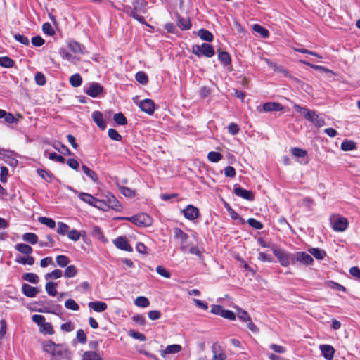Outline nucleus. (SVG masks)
<instances>
[{"mask_svg": "<svg viewBox=\"0 0 360 360\" xmlns=\"http://www.w3.org/2000/svg\"><path fill=\"white\" fill-rule=\"evenodd\" d=\"M42 349L51 356V360H65L69 358L68 347L65 344L45 340L42 342Z\"/></svg>", "mask_w": 360, "mask_h": 360, "instance_id": "f257e3e1", "label": "nucleus"}, {"mask_svg": "<svg viewBox=\"0 0 360 360\" xmlns=\"http://www.w3.org/2000/svg\"><path fill=\"white\" fill-rule=\"evenodd\" d=\"M293 107L297 112H300L316 127H321L325 125L326 123L324 119L320 117L315 111L309 110V109L302 107L297 104H294Z\"/></svg>", "mask_w": 360, "mask_h": 360, "instance_id": "f03ea898", "label": "nucleus"}, {"mask_svg": "<svg viewBox=\"0 0 360 360\" xmlns=\"http://www.w3.org/2000/svg\"><path fill=\"white\" fill-rule=\"evenodd\" d=\"M273 252L281 266H288L290 264H294V254L277 248L273 249Z\"/></svg>", "mask_w": 360, "mask_h": 360, "instance_id": "7ed1b4c3", "label": "nucleus"}, {"mask_svg": "<svg viewBox=\"0 0 360 360\" xmlns=\"http://www.w3.org/2000/svg\"><path fill=\"white\" fill-rule=\"evenodd\" d=\"M32 321L39 327V331L43 334L53 335L54 330L51 323L45 321V317L40 314H34L32 316Z\"/></svg>", "mask_w": 360, "mask_h": 360, "instance_id": "20e7f679", "label": "nucleus"}, {"mask_svg": "<svg viewBox=\"0 0 360 360\" xmlns=\"http://www.w3.org/2000/svg\"><path fill=\"white\" fill-rule=\"evenodd\" d=\"M174 237L179 244V249L183 252L187 251L190 244L188 235L184 232L181 229L174 228Z\"/></svg>", "mask_w": 360, "mask_h": 360, "instance_id": "39448f33", "label": "nucleus"}, {"mask_svg": "<svg viewBox=\"0 0 360 360\" xmlns=\"http://www.w3.org/2000/svg\"><path fill=\"white\" fill-rule=\"evenodd\" d=\"M133 101L134 103L140 108L141 111L149 115H153L156 107L152 99L146 98L142 101H139L137 98H134Z\"/></svg>", "mask_w": 360, "mask_h": 360, "instance_id": "423d86ee", "label": "nucleus"}, {"mask_svg": "<svg viewBox=\"0 0 360 360\" xmlns=\"http://www.w3.org/2000/svg\"><path fill=\"white\" fill-rule=\"evenodd\" d=\"M193 54L201 56H205L211 58L214 55V49L213 46L209 44L203 43L202 45H194L192 47Z\"/></svg>", "mask_w": 360, "mask_h": 360, "instance_id": "0eeeda50", "label": "nucleus"}, {"mask_svg": "<svg viewBox=\"0 0 360 360\" xmlns=\"http://www.w3.org/2000/svg\"><path fill=\"white\" fill-rule=\"evenodd\" d=\"M330 224L335 231L342 232L348 227V221L345 217L334 215L330 217Z\"/></svg>", "mask_w": 360, "mask_h": 360, "instance_id": "6e6552de", "label": "nucleus"}, {"mask_svg": "<svg viewBox=\"0 0 360 360\" xmlns=\"http://www.w3.org/2000/svg\"><path fill=\"white\" fill-rule=\"evenodd\" d=\"M127 219L136 225L148 226L151 224V218L146 214H139Z\"/></svg>", "mask_w": 360, "mask_h": 360, "instance_id": "1a4fd4ad", "label": "nucleus"}, {"mask_svg": "<svg viewBox=\"0 0 360 360\" xmlns=\"http://www.w3.org/2000/svg\"><path fill=\"white\" fill-rule=\"evenodd\" d=\"M103 91V87L97 82L89 83L84 87V93L92 98H96Z\"/></svg>", "mask_w": 360, "mask_h": 360, "instance_id": "9d476101", "label": "nucleus"}, {"mask_svg": "<svg viewBox=\"0 0 360 360\" xmlns=\"http://www.w3.org/2000/svg\"><path fill=\"white\" fill-rule=\"evenodd\" d=\"M182 213L184 217L190 221L196 219L200 215L198 208L193 205H187L186 208L182 210Z\"/></svg>", "mask_w": 360, "mask_h": 360, "instance_id": "9b49d317", "label": "nucleus"}, {"mask_svg": "<svg viewBox=\"0 0 360 360\" xmlns=\"http://www.w3.org/2000/svg\"><path fill=\"white\" fill-rule=\"evenodd\" d=\"M283 106L279 103L276 102H267L263 104V105L258 106L257 108L259 112H271V111H281L283 110Z\"/></svg>", "mask_w": 360, "mask_h": 360, "instance_id": "f8f14e48", "label": "nucleus"}, {"mask_svg": "<svg viewBox=\"0 0 360 360\" xmlns=\"http://www.w3.org/2000/svg\"><path fill=\"white\" fill-rule=\"evenodd\" d=\"M298 262L305 265H310L314 259L311 255L304 252H298L294 254V263Z\"/></svg>", "mask_w": 360, "mask_h": 360, "instance_id": "ddd939ff", "label": "nucleus"}, {"mask_svg": "<svg viewBox=\"0 0 360 360\" xmlns=\"http://www.w3.org/2000/svg\"><path fill=\"white\" fill-rule=\"evenodd\" d=\"M114 245L120 250H125L127 252H132L133 248L128 243L127 238L123 236L117 237L113 240Z\"/></svg>", "mask_w": 360, "mask_h": 360, "instance_id": "4468645a", "label": "nucleus"}, {"mask_svg": "<svg viewBox=\"0 0 360 360\" xmlns=\"http://www.w3.org/2000/svg\"><path fill=\"white\" fill-rule=\"evenodd\" d=\"M212 352L213 354L212 360H225L226 354L223 348L218 343H214L212 346Z\"/></svg>", "mask_w": 360, "mask_h": 360, "instance_id": "2eb2a0df", "label": "nucleus"}, {"mask_svg": "<svg viewBox=\"0 0 360 360\" xmlns=\"http://www.w3.org/2000/svg\"><path fill=\"white\" fill-rule=\"evenodd\" d=\"M233 193H235L236 195L240 197L243 199L248 200H254V194L252 193V192L244 189L241 187L235 186L233 188Z\"/></svg>", "mask_w": 360, "mask_h": 360, "instance_id": "dca6fc26", "label": "nucleus"}, {"mask_svg": "<svg viewBox=\"0 0 360 360\" xmlns=\"http://www.w3.org/2000/svg\"><path fill=\"white\" fill-rule=\"evenodd\" d=\"M106 206L108 208L118 210L120 209L121 205L116 198L111 193H108L105 196Z\"/></svg>", "mask_w": 360, "mask_h": 360, "instance_id": "f3484780", "label": "nucleus"}, {"mask_svg": "<svg viewBox=\"0 0 360 360\" xmlns=\"http://www.w3.org/2000/svg\"><path fill=\"white\" fill-rule=\"evenodd\" d=\"M320 350L326 359L331 360L333 358L335 349L332 346L329 345H320Z\"/></svg>", "mask_w": 360, "mask_h": 360, "instance_id": "a211bd4d", "label": "nucleus"}, {"mask_svg": "<svg viewBox=\"0 0 360 360\" xmlns=\"http://www.w3.org/2000/svg\"><path fill=\"white\" fill-rule=\"evenodd\" d=\"M68 47L75 53L86 54L87 53L85 46L75 41H69Z\"/></svg>", "mask_w": 360, "mask_h": 360, "instance_id": "6ab92c4d", "label": "nucleus"}, {"mask_svg": "<svg viewBox=\"0 0 360 360\" xmlns=\"http://www.w3.org/2000/svg\"><path fill=\"white\" fill-rule=\"evenodd\" d=\"M181 350V346L179 345H171L165 347V349L161 350L160 354L162 357H165L167 354H174L179 353Z\"/></svg>", "mask_w": 360, "mask_h": 360, "instance_id": "aec40b11", "label": "nucleus"}, {"mask_svg": "<svg viewBox=\"0 0 360 360\" xmlns=\"http://www.w3.org/2000/svg\"><path fill=\"white\" fill-rule=\"evenodd\" d=\"M88 306L96 312H103L106 310L108 307L107 304L101 301L90 302Z\"/></svg>", "mask_w": 360, "mask_h": 360, "instance_id": "412c9836", "label": "nucleus"}, {"mask_svg": "<svg viewBox=\"0 0 360 360\" xmlns=\"http://www.w3.org/2000/svg\"><path fill=\"white\" fill-rule=\"evenodd\" d=\"M92 119L99 128L101 129H105L106 124L103 119V114L100 111L93 112Z\"/></svg>", "mask_w": 360, "mask_h": 360, "instance_id": "4be33fe9", "label": "nucleus"}, {"mask_svg": "<svg viewBox=\"0 0 360 360\" xmlns=\"http://www.w3.org/2000/svg\"><path fill=\"white\" fill-rule=\"evenodd\" d=\"M22 290L23 294L28 297H34L38 292V290L36 288L27 283H24L22 285Z\"/></svg>", "mask_w": 360, "mask_h": 360, "instance_id": "5701e85b", "label": "nucleus"}, {"mask_svg": "<svg viewBox=\"0 0 360 360\" xmlns=\"http://www.w3.org/2000/svg\"><path fill=\"white\" fill-rule=\"evenodd\" d=\"M15 248L20 253L27 255H30L33 251V249L31 246L25 243H18L15 246Z\"/></svg>", "mask_w": 360, "mask_h": 360, "instance_id": "b1692460", "label": "nucleus"}, {"mask_svg": "<svg viewBox=\"0 0 360 360\" xmlns=\"http://www.w3.org/2000/svg\"><path fill=\"white\" fill-rule=\"evenodd\" d=\"M310 254H311L316 259L322 260L326 256V252L322 249L317 248H312L309 250Z\"/></svg>", "mask_w": 360, "mask_h": 360, "instance_id": "393cba45", "label": "nucleus"}, {"mask_svg": "<svg viewBox=\"0 0 360 360\" xmlns=\"http://www.w3.org/2000/svg\"><path fill=\"white\" fill-rule=\"evenodd\" d=\"M177 25L178 27L183 30H188L191 27V23L188 18L180 16L178 17Z\"/></svg>", "mask_w": 360, "mask_h": 360, "instance_id": "a878e982", "label": "nucleus"}, {"mask_svg": "<svg viewBox=\"0 0 360 360\" xmlns=\"http://www.w3.org/2000/svg\"><path fill=\"white\" fill-rule=\"evenodd\" d=\"M82 169L83 172H84V174L89 178H90L94 183H97L98 181V175L96 174V173L94 170L89 169L85 165H82Z\"/></svg>", "mask_w": 360, "mask_h": 360, "instance_id": "bb28decb", "label": "nucleus"}, {"mask_svg": "<svg viewBox=\"0 0 360 360\" xmlns=\"http://www.w3.org/2000/svg\"><path fill=\"white\" fill-rule=\"evenodd\" d=\"M198 37L206 41H212L213 40V34L208 30L200 29L198 32Z\"/></svg>", "mask_w": 360, "mask_h": 360, "instance_id": "cd10ccee", "label": "nucleus"}, {"mask_svg": "<svg viewBox=\"0 0 360 360\" xmlns=\"http://www.w3.org/2000/svg\"><path fill=\"white\" fill-rule=\"evenodd\" d=\"M59 53L62 58L66 59L72 63L75 64L77 61L79 60V58L73 56L72 54L68 53L65 49H60L59 51Z\"/></svg>", "mask_w": 360, "mask_h": 360, "instance_id": "c85d7f7f", "label": "nucleus"}, {"mask_svg": "<svg viewBox=\"0 0 360 360\" xmlns=\"http://www.w3.org/2000/svg\"><path fill=\"white\" fill-rule=\"evenodd\" d=\"M78 198L84 201V202L93 206L94 203L95 198L92 195L86 193H79L78 194Z\"/></svg>", "mask_w": 360, "mask_h": 360, "instance_id": "c756f323", "label": "nucleus"}, {"mask_svg": "<svg viewBox=\"0 0 360 360\" xmlns=\"http://www.w3.org/2000/svg\"><path fill=\"white\" fill-rule=\"evenodd\" d=\"M82 360H103L96 352L88 351L84 353Z\"/></svg>", "mask_w": 360, "mask_h": 360, "instance_id": "7c9ffc66", "label": "nucleus"}, {"mask_svg": "<svg viewBox=\"0 0 360 360\" xmlns=\"http://www.w3.org/2000/svg\"><path fill=\"white\" fill-rule=\"evenodd\" d=\"M22 240L32 245H34L38 242V237L34 233H26L22 235Z\"/></svg>", "mask_w": 360, "mask_h": 360, "instance_id": "2f4dec72", "label": "nucleus"}, {"mask_svg": "<svg viewBox=\"0 0 360 360\" xmlns=\"http://www.w3.org/2000/svg\"><path fill=\"white\" fill-rule=\"evenodd\" d=\"M15 262L18 264H21L23 265L27 264V265L32 266L34 263V259L33 257L28 255L27 257H17L15 259Z\"/></svg>", "mask_w": 360, "mask_h": 360, "instance_id": "473e14b6", "label": "nucleus"}, {"mask_svg": "<svg viewBox=\"0 0 360 360\" xmlns=\"http://www.w3.org/2000/svg\"><path fill=\"white\" fill-rule=\"evenodd\" d=\"M207 159L212 162H218L223 159V155L218 152L211 151L207 154Z\"/></svg>", "mask_w": 360, "mask_h": 360, "instance_id": "72a5a7b5", "label": "nucleus"}, {"mask_svg": "<svg viewBox=\"0 0 360 360\" xmlns=\"http://www.w3.org/2000/svg\"><path fill=\"white\" fill-rule=\"evenodd\" d=\"M57 284L53 282H48L45 285L46 292L51 296H56L57 294Z\"/></svg>", "mask_w": 360, "mask_h": 360, "instance_id": "f704fd0d", "label": "nucleus"}, {"mask_svg": "<svg viewBox=\"0 0 360 360\" xmlns=\"http://www.w3.org/2000/svg\"><path fill=\"white\" fill-rule=\"evenodd\" d=\"M253 30L259 34L264 38H266L269 35L268 30L258 24L253 25Z\"/></svg>", "mask_w": 360, "mask_h": 360, "instance_id": "c9c22d12", "label": "nucleus"}, {"mask_svg": "<svg viewBox=\"0 0 360 360\" xmlns=\"http://www.w3.org/2000/svg\"><path fill=\"white\" fill-rule=\"evenodd\" d=\"M53 147L58 151H59L60 153H61L64 155H71V152H70V149L66 146L62 144L60 142L55 143L53 144Z\"/></svg>", "mask_w": 360, "mask_h": 360, "instance_id": "e433bc0d", "label": "nucleus"}, {"mask_svg": "<svg viewBox=\"0 0 360 360\" xmlns=\"http://www.w3.org/2000/svg\"><path fill=\"white\" fill-rule=\"evenodd\" d=\"M82 79L79 74L76 73L70 78V83L74 87H78L82 84Z\"/></svg>", "mask_w": 360, "mask_h": 360, "instance_id": "4c0bfd02", "label": "nucleus"}, {"mask_svg": "<svg viewBox=\"0 0 360 360\" xmlns=\"http://www.w3.org/2000/svg\"><path fill=\"white\" fill-rule=\"evenodd\" d=\"M38 221L41 224H44L51 229H53L56 226L55 221L49 217H39Z\"/></svg>", "mask_w": 360, "mask_h": 360, "instance_id": "58836bf2", "label": "nucleus"}, {"mask_svg": "<svg viewBox=\"0 0 360 360\" xmlns=\"http://www.w3.org/2000/svg\"><path fill=\"white\" fill-rule=\"evenodd\" d=\"M135 78L138 82L143 85H146L148 82L147 75L143 71L138 72L136 74Z\"/></svg>", "mask_w": 360, "mask_h": 360, "instance_id": "ea45409f", "label": "nucleus"}, {"mask_svg": "<svg viewBox=\"0 0 360 360\" xmlns=\"http://www.w3.org/2000/svg\"><path fill=\"white\" fill-rule=\"evenodd\" d=\"M77 274V269L75 266L70 265L66 267L64 272V276L67 278L75 277Z\"/></svg>", "mask_w": 360, "mask_h": 360, "instance_id": "a19ab883", "label": "nucleus"}, {"mask_svg": "<svg viewBox=\"0 0 360 360\" xmlns=\"http://www.w3.org/2000/svg\"><path fill=\"white\" fill-rule=\"evenodd\" d=\"M134 304L137 306V307H147L149 306L150 304V302L148 300V299L146 297H143V296H140V297H138L135 301H134Z\"/></svg>", "mask_w": 360, "mask_h": 360, "instance_id": "79ce46f5", "label": "nucleus"}, {"mask_svg": "<svg viewBox=\"0 0 360 360\" xmlns=\"http://www.w3.org/2000/svg\"><path fill=\"white\" fill-rule=\"evenodd\" d=\"M14 65V61L8 56L0 57V66L4 68H11Z\"/></svg>", "mask_w": 360, "mask_h": 360, "instance_id": "37998d69", "label": "nucleus"}, {"mask_svg": "<svg viewBox=\"0 0 360 360\" xmlns=\"http://www.w3.org/2000/svg\"><path fill=\"white\" fill-rule=\"evenodd\" d=\"M57 264L60 267H65L70 262V260L68 256L58 255L56 257Z\"/></svg>", "mask_w": 360, "mask_h": 360, "instance_id": "c03bdc74", "label": "nucleus"}, {"mask_svg": "<svg viewBox=\"0 0 360 360\" xmlns=\"http://www.w3.org/2000/svg\"><path fill=\"white\" fill-rule=\"evenodd\" d=\"M63 272L60 269H55L53 271L46 274L44 276L46 280L49 279H57L62 276Z\"/></svg>", "mask_w": 360, "mask_h": 360, "instance_id": "a18cd8bd", "label": "nucleus"}, {"mask_svg": "<svg viewBox=\"0 0 360 360\" xmlns=\"http://www.w3.org/2000/svg\"><path fill=\"white\" fill-rule=\"evenodd\" d=\"M22 278L31 283H37L39 282L38 276L34 273H26L22 276Z\"/></svg>", "mask_w": 360, "mask_h": 360, "instance_id": "49530a36", "label": "nucleus"}, {"mask_svg": "<svg viewBox=\"0 0 360 360\" xmlns=\"http://www.w3.org/2000/svg\"><path fill=\"white\" fill-rule=\"evenodd\" d=\"M218 58L224 65L230 64L231 61L230 55L226 51L219 52L218 54Z\"/></svg>", "mask_w": 360, "mask_h": 360, "instance_id": "de8ad7c7", "label": "nucleus"}, {"mask_svg": "<svg viewBox=\"0 0 360 360\" xmlns=\"http://www.w3.org/2000/svg\"><path fill=\"white\" fill-rule=\"evenodd\" d=\"M356 148V143L352 141H345L341 144V149L344 151L352 150Z\"/></svg>", "mask_w": 360, "mask_h": 360, "instance_id": "09e8293b", "label": "nucleus"}, {"mask_svg": "<svg viewBox=\"0 0 360 360\" xmlns=\"http://www.w3.org/2000/svg\"><path fill=\"white\" fill-rule=\"evenodd\" d=\"M65 307L70 310L77 311L79 309L78 304L73 299H68L65 302Z\"/></svg>", "mask_w": 360, "mask_h": 360, "instance_id": "8fccbe9b", "label": "nucleus"}, {"mask_svg": "<svg viewBox=\"0 0 360 360\" xmlns=\"http://www.w3.org/2000/svg\"><path fill=\"white\" fill-rule=\"evenodd\" d=\"M237 316L238 319L243 322H247L251 319L248 312L242 309H238Z\"/></svg>", "mask_w": 360, "mask_h": 360, "instance_id": "3c124183", "label": "nucleus"}, {"mask_svg": "<svg viewBox=\"0 0 360 360\" xmlns=\"http://www.w3.org/2000/svg\"><path fill=\"white\" fill-rule=\"evenodd\" d=\"M69 231V226L63 222H58L57 227V233L60 235L68 234Z\"/></svg>", "mask_w": 360, "mask_h": 360, "instance_id": "603ef678", "label": "nucleus"}, {"mask_svg": "<svg viewBox=\"0 0 360 360\" xmlns=\"http://www.w3.org/2000/svg\"><path fill=\"white\" fill-rule=\"evenodd\" d=\"M291 153L294 156L297 158H304L307 155V152L305 150L300 148H291Z\"/></svg>", "mask_w": 360, "mask_h": 360, "instance_id": "864d4df0", "label": "nucleus"}, {"mask_svg": "<svg viewBox=\"0 0 360 360\" xmlns=\"http://www.w3.org/2000/svg\"><path fill=\"white\" fill-rule=\"evenodd\" d=\"M114 120L116 122V123L120 125H125L127 122L126 117L121 112L114 115Z\"/></svg>", "mask_w": 360, "mask_h": 360, "instance_id": "5fc2aeb1", "label": "nucleus"}, {"mask_svg": "<svg viewBox=\"0 0 360 360\" xmlns=\"http://www.w3.org/2000/svg\"><path fill=\"white\" fill-rule=\"evenodd\" d=\"M42 30L44 33L49 36H52L55 34L54 30L52 28L51 25L49 22H45L42 25Z\"/></svg>", "mask_w": 360, "mask_h": 360, "instance_id": "6e6d98bb", "label": "nucleus"}, {"mask_svg": "<svg viewBox=\"0 0 360 360\" xmlns=\"http://www.w3.org/2000/svg\"><path fill=\"white\" fill-rule=\"evenodd\" d=\"M46 239H47L48 242L39 241V245L41 248H43V247H53V245L55 243V241H54L53 237L51 235H47L46 236Z\"/></svg>", "mask_w": 360, "mask_h": 360, "instance_id": "4d7b16f0", "label": "nucleus"}, {"mask_svg": "<svg viewBox=\"0 0 360 360\" xmlns=\"http://www.w3.org/2000/svg\"><path fill=\"white\" fill-rule=\"evenodd\" d=\"M106 205L107 204L105 200H99L95 198L93 206L102 210H106L108 209Z\"/></svg>", "mask_w": 360, "mask_h": 360, "instance_id": "13d9d810", "label": "nucleus"}, {"mask_svg": "<svg viewBox=\"0 0 360 360\" xmlns=\"http://www.w3.org/2000/svg\"><path fill=\"white\" fill-rule=\"evenodd\" d=\"M129 335L134 338V339H136V340H139L140 341H146V338L145 336V335H143V333H140L139 332H136L135 330H131L129 332Z\"/></svg>", "mask_w": 360, "mask_h": 360, "instance_id": "bf43d9fd", "label": "nucleus"}, {"mask_svg": "<svg viewBox=\"0 0 360 360\" xmlns=\"http://www.w3.org/2000/svg\"><path fill=\"white\" fill-rule=\"evenodd\" d=\"M67 235L68 237L73 241L79 240L81 236L80 233L75 229L69 231Z\"/></svg>", "mask_w": 360, "mask_h": 360, "instance_id": "052dcab7", "label": "nucleus"}, {"mask_svg": "<svg viewBox=\"0 0 360 360\" xmlns=\"http://www.w3.org/2000/svg\"><path fill=\"white\" fill-rule=\"evenodd\" d=\"M48 158L53 160V161H56V162H61V163H64L65 162V158L60 155H58L56 153H50L48 155Z\"/></svg>", "mask_w": 360, "mask_h": 360, "instance_id": "680f3d73", "label": "nucleus"}, {"mask_svg": "<svg viewBox=\"0 0 360 360\" xmlns=\"http://www.w3.org/2000/svg\"><path fill=\"white\" fill-rule=\"evenodd\" d=\"M156 271L160 276L166 278H169L171 277V274L165 267L162 266H158L156 267Z\"/></svg>", "mask_w": 360, "mask_h": 360, "instance_id": "e2e57ef3", "label": "nucleus"}, {"mask_svg": "<svg viewBox=\"0 0 360 360\" xmlns=\"http://www.w3.org/2000/svg\"><path fill=\"white\" fill-rule=\"evenodd\" d=\"M248 223L250 226L258 230L262 229L263 228V224L260 221L253 218H250L248 220Z\"/></svg>", "mask_w": 360, "mask_h": 360, "instance_id": "0e129e2a", "label": "nucleus"}, {"mask_svg": "<svg viewBox=\"0 0 360 360\" xmlns=\"http://www.w3.org/2000/svg\"><path fill=\"white\" fill-rule=\"evenodd\" d=\"M109 137L115 141H120L122 139L121 135L114 129H110L108 131Z\"/></svg>", "mask_w": 360, "mask_h": 360, "instance_id": "69168bd1", "label": "nucleus"}, {"mask_svg": "<svg viewBox=\"0 0 360 360\" xmlns=\"http://www.w3.org/2000/svg\"><path fill=\"white\" fill-rule=\"evenodd\" d=\"M224 175L226 177L233 178L236 174V169L231 166H227L224 168Z\"/></svg>", "mask_w": 360, "mask_h": 360, "instance_id": "338daca9", "label": "nucleus"}, {"mask_svg": "<svg viewBox=\"0 0 360 360\" xmlns=\"http://www.w3.org/2000/svg\"><path fill=\"white\" fill-rule=\"evenodd\" d=\"M228 131L231 134L236 135L239 132L240 128L237 124L231 122L228 127Z\"/></svg>", "mask_w": 360, "mask_h": 360, "instance_id": "774afa93", "label": "nucleus"}]
</instances>
